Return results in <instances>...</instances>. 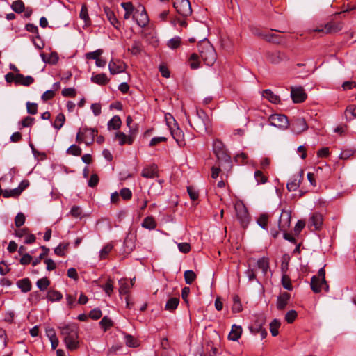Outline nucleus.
Instances as JSON below:
<instances>
[{
  "mask_svg": "<svg viewBox=\"0 0 356 356\" xmlns=\"http://www.w3.org/2000/svg\"><path fill=\"white\" fill-rule=\"evenodd\" d=\"M60 334L63 337V341L67 350H75L79 347V327L76 323H68L59 326Z\"/></svg>",
  "mask_w": 356,
  "mask_h": 356,
  "instance_id": "f257e3e1",
  "label": "nucleus"
},
{
  "mask_svg": "<svg viewBox=\"0 0 356 356\" xmlns=\"http://www.w3.org/2000/svg\"><path fill=\"white\" fill-rule=\"evenodd\" d=\"M188 122L197 132L200 134L208 133L210 131L211 122L209 117L202 108H197L196 115L193 120V124L188 120Z\"/></svg>",
  "mask_w": 356,
  "mask_h": 356,
  "instance_id": "f03ea898",
  "label": "nucleus"
},
{
  "mask_svg": "<svg viewBox=\"0 0 356 356\" xmlns=\"http://www.w3.org/2000/svg\"><path fill=\"white\" fill-rule=\"evenodd\" d=\"M197 48L200 57L204 64L208 66H212L217 58L215 49L212 44L207 40H204L199 42Z\"/></svg>",
  "mask_w": 356,
  "mask_h": 356,
  "instance_id": "7ed1b4c3",
  "label": "nucleus"
},
{
  "mask_svg": "<svg viewBox=\"0 0 356 356\" xmlns=\"http://www.w3.org/2000/svg\"><path fill=\"white\" fill-rule=\"evenodd\" d=\"M354 10H356V4L348 5L346 10H343L340 13H336L334 14V19H332L331 21L325 24L324 25L323 29L318 28L315 31L318 32L323 31L325 33H334L341 31L343 28V23L340 21H336L335 19H337V17L340 16L342 14H344L348 11H351Z\"/></svg>",
  "mask_w": 356,
  "mask_h": 356,
  "instance_id": "20e7f679",
  "label": "nucleus"
},
{
  "mask_svg": "<svg viewBox=\"0 0 356 356\" xmlns=\"http://www.w3.org/2000/svg\"><path fill=\"white\" fill-rule=\"evenodd\" d=\"M213 150L220 165L225 163L228 167H231V156L228 154L225 145L220 140L216 139L213 141Z\"/></svg>",
  "mask_w": 356,
  "mask_h": 356,
  "instance_id": "39448f33",
  "label": "nucleus"
},
{
  "mask_svg": "<svg viewBox=\"0 0 356 356\" xmlns=\"http://www.w3.org/2000/svg\"><path fill=\"white\" fill-rule=\"evenodd\" d=\"M236 211V218L239 221L241 226L245 229L250 222V215L245 206L240 202L234 205Z\"/></svg>",
  "mask_w": 356,
  "mask_h": 356,
  "instance_id": "423d86ee",
  "label": "nucleus"
},
{
  "mask_svg": "<svg viewBox=\"0 0 356 356\" xmlns=\"http://www.w3.org/2000/svg\"><path fill=\"white\" fill-rule=\"evenodd\" d=\"M171 118L174 122L173 126L170 125V122H167V124L169 127L171 136L175 140L179 147H184L186 145V141L184 139V132L179 128L178 123L175 121L174 118L172 116H171Z\"/></svg>",
  "mask_w": 356,
  "mask_h": 356,
  "instance_id": "0eeeda50",
  "label": "nucleus"
},
{
  "mask_svg": "<svg viewBox=\"0 0 356 356\" xmlns=\"http://www.w3.org/2000/svg\"><path fill=\"white\" fill-rule=\"evenodd\" d=\"M133 19L141 28H144L148 24L149 19L143 6L140 5L136 8Z\"/></svg>",
  "mask_w": 356,
  "mask_h": 356,
  "instance_id": "6e6552de",
  "label": "nucleus"
},
{
  "mask_svg": "<svg viewBox=\"0 0 356 356\" xmlns=\"http://www.w3.org/2000/svg\"><path fill=\"white\" fill-rule=\"evenodd\" d=\"M136 129H130L129 135H126L124 133L118 131L115 134V140L118 141L120 145L122 146L124 145H132L136 134H137Z\"/></svg>",
  "mask_w": 356,
  "mask_h": 356,
  "instance_id": "1a4fd4ad",
  "label": "nucleus"
},
{
  "mask_svg": "<svg viewBox=\"0 0 356 356\" xmlns=\"http://www.w3.org/2000/svg\"><path fill=\"white\" fill-rule=\"evenodd\" d=\"M173 7L178 14L183 17H187L192 13L189 0H172Z\"/></svg>",
  "mask_w": 356,
  "mask_h": 356,
  "instance_id": "9d476101",
  "label": "nucleus"
},
{
  "mask_svg": "<svg viewBox=\"0 0 356 356\" xmlns=\"http://www.w3.org/2000/svg\"><path fill=\"white\" fill-rule=\"evenodd\" d=\"M269 122L272 126L285 129L289 126L287 117L284 114L275 113L270 115Z\"/></svg>",
  "mask_w": 356,
  "mask_h": 356,
  "instance_id": "9b49d317",
  "label": "nucleus"
},
{
  "mask_svg": "<svg viewBox=\"0 0 356 356\" xmlns=\"http://www.w3.org/2000/svg\"><path fill=\"white\" fill-rule=\"evenodd\" d=\"M291 97L294 103L299 104L306 100L307 95L302 86L291 87Z\"/></svg>",
  "mask_w": 356,
  "mask_h": 356,
  "instance_id": "f8f14e48",
  "label": "nucleus"
},
{
  "mask_svg": "<svg viewBox=\"0 0 356 356\" xmlns=\"http://www.w3.org/2000/svg\"><path fill=\"white\" fill-rule=\"evenodd\" d=\"M290 124L292 131L296 134H300L308 129V125L303 118L293 119Z\"/></svg>",
  "mask_w": 356,
  "mask_h": 356,
  "instance_id": "ddd939ff",
  "label": "nucleus"
},
{
  "mask_svg": "<svg viewBox=\"0 0 356 356\" xmlns=\"http://www.w3.org/2000/svg\"><path fill=\"white\" fill-rule=\"evenodd\" d=\"M291 211L283 209L279 219V229L282 232H286L291 225Z\"/></svg>",
  "mask_w": 356,
  "mask_h": 356,
  "instance_id": "4468645a",
  "label": "nucleus"
},
{
  "mask_svg": "<svg viewBox=\"0 0 356 356\" xmlns=\"http://www.w3.org/2000/svg\"><path fill=\"white\" fill-rule=\"evenodd\" d=\"M304 179V171L300 170L298 175H294L286 184V188L289 192L296 191Z\"/></svg>",
  "mask_w": 356,
  "mask_h": 356,
  "instance_id": "2eb2a0df",
  "label": "nucleus"
},
{
  "mask_svg": "<svg viewBox=\"0 0 356 356\" xmlns=\"http://www.w3.org/2000/svg\"><path fill=\"white\" fill-rule=\"evenodd\" d=\"M108 68L111 74H117L125 71L126 65L120 60H111L109 62Z\"/></svg>",
  "mask_w": 356,
  "mask_h": 356,
  "instance_id": "dca6fc26",
  "label": "nucleus"
},
{
  "mask_svg": "<svg viewBox=\"0 0 356 356\" xmlns=\"http://www.w3.org/2000/svg\"><path fill=\"white\" fill-rule=\"evenodd\" d=\"M104 11L106 16L107 19L109 22L116 29H120L121 26V23L117 19L114 11L111 10L109 7L105 6L104 7Z\"/></svg>",
  "mask_w": 356,
  "mask_h": 356,
  "instance_id": "f3484780",
  "label": "nucleus"
},
{
  "mask_svg": "<svg viewBox=\"0 0 356 356\" xmlns=\"http://www.w3.org/2000/svg\"><path fill=\"white\" fill-rule=\"evenodd\" d=\"M82 131L85 133V143L87 145L92 144L95 140V137L97 136L98 131L96 128L82 127Z\"/></svg>",
  "mask_w": 356,
  "mask_h": 356,
  "instance_id": "a211bd4d",
  "label": "nucleus"
},
{
  "mask_svg": "<svg viewBox=\"0 0 356 356\" xmlns=\"http://www.w3.org/2000/svg\"><path fill=\"white\" fill-rule=\"evenodd\" d=\"M291 298V295L288 292H283L277 297V309L280 311L285 309L289 301Z\"/></svg>",
  "mask_w": 356,
  "mask_h": 356,
  "instance_id": "6ab92c4d",
  "label": "nucleus"
},
{
  "mask_svg": "<svg viewBox=\"0 0 356 356\" xmlns=\"http://www.w3.org/2000/svg\"><path fill=\"white\" fill-rule=\"evenodd\" d=\"M136 238V236L134 234H132V233L127 234V235L124 241V248L125 252L129 253L134 250Z\"/></svg>",
  "mask_w": 356,
  "mask_h": 356,
  "instance_id": "aec40b11",
  "label": "nucleus"
},
{
  "mask_svg": "<svg viewBox=\"0 0 356 356\" xmlns=\"http://www.w3.org/2000/svg\"><path fill=\"white\" fill-rule=\"evenodd\" d=\"M141 176L147 179L157 177L159 176L157 165L152 164L149 166L144 168L142 170Z\"/></svg>",
  "mask_w": 356,
  "mask_h": 356,
  "instance_id": "412c9836",
  "label": "nucleus"
},
{
  "mask_svg": "<svg viewBox=\"0 0 356 356\" xmlns=\"http://www.w3.org/2000/svg\"><path fill=\"white\" fill-rule=\"evenodd\" d=\"M311 226L314 227V230H318L323 225V216L319 213H314L309 219Z\"/></svg>",
  "mask_w": 356,
  "mask_h": 356,
  "instance_id": "4be33fe9",
  "label": "nucleus"
},
{
  "mask_svg": "<svg viewBox=\"0 0 356 356\" xmlns=\"http://www.w3.org/2000/svg\"><path fill=\"white\" fill-rule=\"evenodd\" d=\"M286 58L284 53H282L280 51H275L273 52L268 53L267 54V58L268 60L274 64H277L280 63L282 60H283Z\"/></svg>",
  "mask_w": 356,
  "mask_h": 356,
  "instance_id": "5701e85b",
  "label": "nucleus"
},
{
  "mask_svg": "<svg viewBox=\"0 0 356 356\" xmlns=\"http://www.w3.org/2000/svg\"><path fill=\"white\" fill-rule=\"evenodd\" d=\"M266 322V318L264 316H259L257 317L256 321L254 324H252L250 327V331L252 333L257 334L259 332V330L263 329V325Z\"/></svg>",
  "mask_w": 356,
  "mask_h": 356,
  "instance_id": "b1692460",
  "label": "nucleus"
},
{
  "mask_svg": "<svg viewBox=\"0 0 356 356\" xmlns=\"http://www.w3.org/2000/svg\"><path fill=\"white\" fill-rule=\"evenodd\" d=\"M323 280L320 279V277L317 276H313L311 279V289L315 293H318L321 291V289H323Z\"/></svg>",
  "mask_w": 356,
  "mask_h": 356,
  "instance_id": "393cba45",
  "label": "nucleus"
},
{
  "mask_svg": "<svg viewBox=\"0 0 356 356\" xmlns=\"http://www.w3.org/2000/svg\"><path fill=\"white\" fill-rule=\"evenodd\" d=\"M121 6L124 9L125 13L124 15V19H128L131 16H134L136 8H134L131 2H122Z\"/></svg>",
  "mask_w": 356,
  "mask_h": 356,
  "instance_id": "a878e982",
  "label": "nucleus"
},
{
  "mask_svg": "<svg viewBox=\"0 0 356 356\" xmlns=\"http://www.w3.org/2000/svg\"><path fill=\"white\" fill-rule=\"evenodd\" d=\"M91 81L92 82L100 86H105L109 82V79L104 73L93 74L91 77Z\"/></svg>",
  "mask_w": 356,
  "mask_h": 356,
  "instance_id": "bb28decb",
  "label": "nucleus"
},
{
  "mask_svg": "<svg viewBox=\"0 0 356 356\" xmlns=\"http://www.w3.org/2000/svg\"><path fill=\"white\" fill-rule=\"evenodd\" d=\"M41 57H42V60L44 63L51 64V65H56L58 63V59H59L58 55L57 52H56V51L51 52L48 56L47 54L42 53V54H41Z\"/></svg>",
  "mask_w": 356,
  "mask_h": 356,
  "instance_id": "cd10ccee",
  "label": "nucleus"
},
{
  "mask_svg": "<svg viewBox=\"0 0 356 356\" xmlns=\"http://www.w3.org/2000/svg\"><path fill=\"white\" fill-rule=\"evenodd\" d=\"M17 286L20 289L22 292L27 293L31 290L32 284L29 278H23L17 282Z\"/></svg>",
  "mask_w": 356,
  "mask_h": 356,
  "instance_id": "c85d7f7f",
  "label": "nucleus"
},
{
  "mask_svg": "<svg viewBox=\"0 0 356 356\" xmlns=\"http://www.w3.org/2000/svg\"><path fill=\"white\" fill-rule=\"evenodd\" d=\"M242 333V328L241 326H238L236 325H232L231 332L228 335V339L229 340L236 341L241 337Z\"/></svg>",
  "mask_w": 356,
  "mask_h": 356,
  "instance_id": "c756f323",
  "label": "nucleus"
},
{
  "mask_svg": "<svg viewBox=\"0 0 356 356\" xmlns=\"http://www.w3.org/2000/svg\"><path fill=\"white\" fill-rule=\"evenodd\" d=\"M263 97L273 104H279L280 98L278 95L274 94L270 90L266 89L263 91Z\"/></svg>",
  "mask_w": 356,
  "mask_h": 356,
  "instance_id": "7c9ffc66",
  "label": "nucleus"
},
{
  "mask_svg": "<svg viewBox=\"0 0 356 356\" xmlns=\"http://www.w3.org/2000/svg\"><path fill=\"white\" fill-rule=\"evenodd\" d=\"M79 17L85 22L86 26H89L91 24V20L88 15V7L86 3L81 6V9L79 13Z\"/></svg>",
  "mask_w": 356,
  "mask_h": 356,
  "instance_id": "2f4dec72",
  "label": "nucleus"
},
{
  "mask_svg": "<svg viewBox=\"0 0 356 356\" xmlns=\"http://www.w3.org/2000/svg\"><path fill=\"white\" fill-rule=\"evenodd\" d=\"M122 124V121L118 115L113 116L108 122V129L109 130H118Z\"/></svg>",
  "mask_w": 356,
  "mask_h": 356,
  "instance_id": "473e14b6",
  "label": "nucleus"
},
{
  "mask_svg": "<svg viewBox=\"0 0 356 356\" xmlns=\"http://www.w3.org/2000/svg\"><path fill=\"white\" fill-rule=\"evenodd\" d=\"M179 303V298H177V297L170 298V299H168V300L167 301V302L165 304V309L170 311V312H173L177 308Z\"/></svg>",
  "mask_w": 356,
  "mask_h": 356,
  "instance_id": "72a5a7b5",
  "label": "nucleus"
},
{
  "mask_svg": "<svg viewBox=\"0 0 356 356\" xmlns=\"http://www.w3.org/2000/svg\"><path fill=\"white\" fill-rule=\"evenodd\" d=\"M156 225V222L152 216H147L145 218L142 222V227L149 230L154 229Z\"/></svg>",
  "mask_w": 356,
  "mask_h": 356,
  "instance_id": "f704fd0d",
  "label": "nucleus"
},
{
  "mask_svg": "<svg viewBox=\"0 0 356 356\" xmlns=\"http://www.w3.org/2000/svg\"><path fill=\"white\" fill-rule=\"evenodd\" d=\"M69 246H70V243L68 242L60 243L54 249L55 254H56L57 256H59V257L65 256V252L68 250Z\"/></svg>",
  "mask_w": 356,
  "mask_h": 356,
  "instance_id": "c9c22d12",
  "label": "nucleus"
},
{
  "mask_svg": "<svg viewBox=\"0 0 356 356\" xmlns=\"http://www.w3.org/2000/svg\"><path fill=\"white\" fill-rule=\"evenodd\" d=\"M47 298L51 302L59 301L63 298V295L58 291L49 290L47 292Z\"/></svg>",
  "mask_w": 356,
  "mask_h": 356,
  "instance_id": "e433bc0d",
  "label": "nucleus"
},
{
  "mask_svg": "<svg viewBox=\"0 0 356 356\" xmlns=\"http://www.w3.org/2000/svg\"><path fill=\"white\" fill-rule=\"evenodd\" d=\"M65 122V116L63 113H60L56 116L54 123L52 124L53 127L59 130L62 128L64 123Z\"/></svg>",
  "mask_w": 356,
  "mask_h": 356,
  "instance_id": "4c0bfd02",
  "label": "nucleus"
},
{
  "mask_svg": "<svg viewBox=\"0 0 356 356\" xmlns=\"http://www.w3.org/2000/svg\"><path fill=\"white\" fill-rule=\"evenodd\" d=\"M345 115L348 120H352L356 118V105H349L345 110Z\"/></svg>",
  "mask_w": 356,
  "mask_h": 356,
  "instance_id": "58836bf2",
  "label": "nucleus"
},
{
  "mask_svg": "<svg viewBox=\"0 0 356 356\" xmlns=\"http://www.w3.org/2000/svg\"><path fill=\"white\" fill-rule=\"evenodd\" d=\"M11 8L14 12L20 14L25 10V6L22 0H17L13 2Z\"/></svg>",
  "mask_w": 356,
  "mask_h": 356,
  "instance_id": "ea45409f",
  "label": "nucleus"
},
{
  "mask_svg": "<svg viewBox=\"0 0 356 356\" xmlns=\"http://www.w3.org/2000/svg\"><path fill=\"white\" fill-rule=\"evenodd\" d=\"M124 340L129 347L136 348L139 346L138 341L129 334H124Z\"/></svg>",
  "mask_w": 356,
  "mask_h": 356,
  "instance_id": "a19ab883",
  "label": "nucleus"
},
{
  "mask_svg": "<svg viewBox=\"0 0 356 356\" xmlns=\"http://www.w3.org/2000/svg\"><path fill=\"white\" fill-rule=\"evenodd\" d=\"M21 78H22V74L19 73L15 74L13 72H8L5 76V79L7 83H10L14 82L15 85H17V83L19 82V79Z\"/></svg>",
  "mask_w": 356,
  "mask_h": 356,
  "instance_id": "79ce46f5",
  "label": "nucleus"
},
{
  "mask_svg": "<svg viewBox=\"0 0 356 356\" xmlns=\"http://www.w3.org/2000/svg\"><path fill=\"white\" fill-rule=\"evenodd\" d=\"M41 249L42 250V252L38 257L35 258L33 260V261H32L33 266H35L38 264H40V261L42 259H44V257L48 254V253L49 252V249L44 245H42Z\"/></svg>",
  "mask_w": 356,
  "mask_h": 356,
  "instance_id": "37998d69",
  "label": "nucleus"
},
{
  "mask_svg": "<svg viewBox=\"0 0 356 356\" xmlns=\"http://www.w3.org/2000/svg\"><path fill=\"white\" fill-rule=\"evenodd\" d=\"M258 268H260L264 274H266L269 268L268 259L262 257L257 261Z\"/></svg>",
  "mask_w": 356,
  "mask_h": 356,
  "instance_id": "c03bdc74",
  "label": "nucleus"
},
{
  "mask_svg": "<svg viewBox=\"0 0 356 356\" xmlns=\"http://www.w3.org/2000/svg\"><path fill=\"white\" fill-rule=\"evenodd\" d=\"M281 325V323L279 320L274 319L270 323V331L271 332L272 336L276 337L279 334V328Z\"/></svg>",
  "mask_w": 356,
  "mask_h": 356,
  "instance_id": "a18cd8bd",
  "label": "nucleus"
},
{
  "mask_svg": "<svg viewBox=\"0 0 356 356\" xmlns=\"http://www.w3.org/2000/svg\"><path fill=\"white\" fill-rule=\"evenodd\" d=\"M36 285L40 291H45L50 285V281L47 277H44L39 279L36 282Z\"/></svg>",
  "mask_w": 356,
  "mask_h": 356,
  "instance_id": "49530a36",
  "label": "nucleus"
},
{
  "mask_svg": "<svg viewBox=\"0 0 356 356\" xmlns=\"http://www.w3.org/2000/svg\"><path fill=\"white\" fill-rule=\"evenodd\" d=\"M185 282L187 284H191L196 279L197 275L194 271L188 270L184 274Z\"/></svg>",
  "mask_w": 356,
  "mask_h": 356,
  "instance_id": "de8ad7c7",
  "label": "nucleus"
},
{
  "mask_svg": "<svg viewBox=\"0 0 356 356\" xmlns=\"http://www.w3.org/2000/svg\"><path fill=\"white\" fill-rule=\"evenodd\" d=\"M254 178L257 184H264L268 181V177L266 176L261 170H256L254 172Z\"/></svg>",
  "mask_w": 356,
  "mask_h": 356,
  "instance_id": "09e8293b",
  "label": "nucleus"
},
{
  "mask_svg": "<svg viewBox=\"0 0 356 356\" xmlns=\"http://www.w3.org/2000/svg\"><path fill=\"white\" fill-rule=\"evenodd\" d=\"M113 248V245L108 243L104 246V248L99 252V258L103 260L106 259L108 254L111 252Z\"/></svg>",
  "mask_w": 356,
  "mask_h": 356,
  "instance_id": "8fccbe9b",
  "label": "nucleus"
},
{
  "mask_svg": "<svg viewBox=\"0 0 356 356\" xmlns=\"http://www.w3.org/2000/svg\"><path fill=\"white\" fill-rule=\"evenodd\" d=\"M99 325H101L102 328H103L104 331L105 332L108 329H109L113 326V322L111 318H108L107 316H104L100 321Z\"/></svg>",
  "mask_w": 356,
  "mask_h": 356,
  "instance_id": "3c124183",
  "label": "nucleus"
},
{
  "mask_svg": "<svg viewBox=\"0 0 356 356\" xmlns=\"http://www.w3.org/2000/svg\"><path fill=\"white\" fill-rule=\"evenodd\" d=\"M66 153L70 155L79 156L82 153L81 148L76 145H72L66 151Z\"/></svg>",
  "mask_w": 356,
  "mask_h": 356,
  "instance_id": "603ef678",
  "label": "nucleus"
},
{
  "mask_svg": "<svg viewBox=\"0 0 356 356\" xmlns=\"http://www.w3.org/2000/svg\"><path fill=\"white\" fill-rule=\"evenodd\" d=\"M189 60L190 67L193 70L197 69L200 67L199 56L198 54L193 53L190 56Z\"/></svg>",
  "mask_w": 356,
  "mask_h": 356,
  "instance_id": "864d4df0",
  "label": "nucleus"
},
{
  "mask_svg": "<svg viewBox=\"0 0 356 356\" xmlns=\"http://www.w3.org/2000/svg\"><path fill=\"white\" fill-rule=\"evenodd\" d=\"M119 293L120 295H127L129 291V283L125 280H120L119 281Z\"/></svg>",
  "mask_w": 356,
  "mask_h": 356,
  "instance_id": "5fc2aeb1",
  "label": "nucleus"
},
{
  "mask_svg": "<svg viewBox=\"0 0 356 356\" xmlns=\"http://www.w3.org/2000/svg\"><path fill=\"white\" fill-rule=\"evenodd\" d=\"M264 40L269 42L279 44L281 42V36L275 33H267L264 35Z\"/></svg>",
  "mask_w": 356,
  "mask_h": 356,
  "instance_id": "6e6d98bb",
  "label": "nucleus"
},
{
  "mask_svg": "<svg viewBox=\"0 0 356 356\" xmlns=\"http://www.w3.org/2000/svg\"><path fill=\"white\" fill-rule=\"evenodd\" d=\"M232 309L234 313L240 312L242 310V305L238 296H234L233 297V305Z\"/></svg>",
  "mask_w": 356,
  "mask_h": 356,
  "instance_id": "4d7b16f0",
  "label": "nucleus"
},
{
  "mask_svg": "<svg viewBox=\"0 0 356 356\" xmlns=\"http://www.w3.org/2000/svg\"><path fill=\"white\" fill-rule=\"evenodd\" d=\"M181 38L179 36H177L173 38H171L168 42V46L169 48H170L172 49H176L178 47H179V46L181 45Z\"/></svg>",
  "mask_w": 356,
  "mask_h": 356,
  "instance_id": "13d9d810",
  "label": "nucleus"
},
{
  "mask_svg": "<svg viewBox=\"0 0 356 356\" xmlns=\"http://www.w3.org/2000/svg\"><path fill=\"white\" fill-rule=\"evenodd\" d=\"M281 281L282 284L285 289L289 291H291L293 289L291 281L289 275L284 274L282 277Z\"/></svg>",
  "mask_w": 356,
  "mask_h": 356,
  "instance_id": "bf43d9fd",
  "label": "nucleus"
},
{
  "mask_svg": "<svg viewBox=\"0 0 356 356\" xmlns=\"http://www.w3.org/2000/svg\"><path fill=\"white\" fill-rule=\"evenodd\" d=\"M34 79L31 76H24L22 74V78L19 79V82L17 83V85H22L24 86H29L34 83Z\"/></svg>",
  "mask_w": 356,
  "mask_h": 356,
  "instance_id": "052dcab7",
  "label": "nucleus"
},
{
  "mask_svg": "<svg viewBox=\"0 0 356 356\" xmlns=\"http://www.w3.org/2000/svg\"><path fill=\"white\" fill-rule=\"evenodd\" d=\"M268 221V216L266 213H262L257 219L258 225L263 229H266Z\"/></svg>",
  "mask_w": 356,
  "mask_h": 356,
  "instance_id": "680f3d73",
  "label": "nucleus"
},
{
  "mask_svg": "<svg viewBox=\"0 0 356 356\" xmlns=\"http://www.w3.org/2000/svg\"><path fill=\"white\" fill-rule=\"evenodd\" d=\"M25 29L28 32L35 34V38L40 39V34H39L38 28L37 26H35L33 24L29 23V24H26Z\"/></svg>",
  "mask_w": 356,
  "mask_h": 356,
  "instance_id": "e2e57ef3",
  "label": "nucleus"
},
{
  "mask_svg": "<svg viewBox=\"0 0 356 356\" xmlns=\"http://www.w3.org/2000/svg\"><path fill=\"white\" fill-rule=\"evenodd\" d=\"M142 44L139 41H134L131 48L129 49L132 54L137 55L142 51Z\"/></svg>",
  "mask_w": 356,
  "mask_h": 356,
  "instance_id": "0e129e2a",
  "label": "nucleus"
},
{
  "mask_svg": "<svg viewBox=\"0 0 356 356\" xmlns=\"http://www.w3.org/2000/svg\"><path fill=\"white\" fill-rule=\"evenodd\" d=\"M20 194L17 188L11 190H3V197L5 198L8 197H17Z\"/></svg>",
  "mask_w": 356,
  "mask_h": 356,
  "instance_id": "69168bd1",
  "label": "nucleus"
},
{
  "mask_svg": "<svg viewBox=\"0 0 356 356\" xmlns=\"http://www.w3.org/2000/svg\"><path fill=\"white\" fill-rule=\"evenodd\" d=\"M297 316H298V314H297L296 311L293 310V309L290 310L285 315V321L288 323H293L294 322V321L296 319Z\"/></svg>",
  "mask_w": 356,
  "mask_h": 356,
  "instance_id": "338daca9",
  "label": "nucleus"
},
{
  "mask_svg": "<svg viewBox=\"0 0 356 356\" xmlns=\"http://www.w3.org/2000/svg\"><path fill=\"white\" fill-rule=\"evenodd\" d=\"M25 216L23 213H18L15 218V225L17 227L19 228L25 222Z\"/></svg>",
  "mask_w": 356,
  "mask_h": 356,
  "instance_id": "774afa93",
  "label": "nucleus"
}]
</instances>
